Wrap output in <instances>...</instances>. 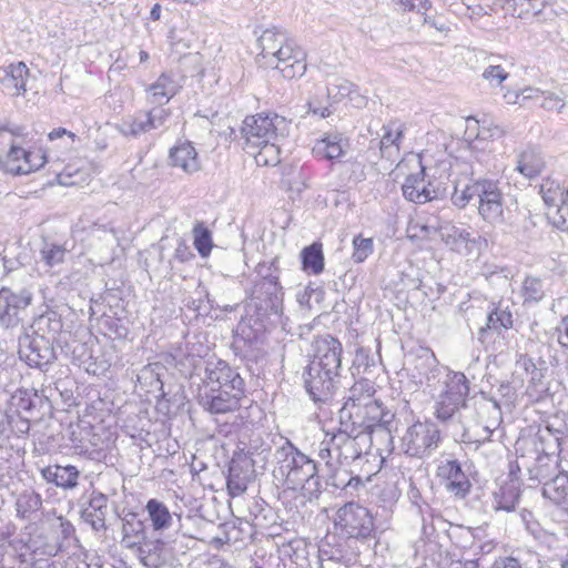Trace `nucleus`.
Listing matches in <instances>:
<instances>
[{
  "label": "nucleus",
  "instance_id": "nucleus-1",
  "mask_svg": "<svg viewBox=\"0 0 568 568\" xmlns=\"http://www.w3.org/2000/svg\"><path fill=\"white\" fill-rule=\"evenodd\" d=\"M290 133V122L278 114L247 116L242 126L245 151L257 165L274 166L280 163L282 142Z\"/></svg>",
  "mask_w": 568,
  "mask_h": 568
},
{
  "label": "nucleus",
  "instance_id": "nucleus-2",
  "mask_svg": "<svg viewBox=\"0 0 568 568\" xmlns=\"http://www.w3.org/2000/svg\"><path fill=\"white\" fill-rule=\"evenodd\" d=\"M342 344L329 335L315 342V354L305 377V387L315 403L326 402L333 389V381L338 375L342 363Z\"/></svg>",
  "mask_w": 568,
  "mask_h": 568
},
{
  "label": "nucleus",
  "instance_id": "nucleus-3",
  "mask_svg": "<svg viewBox=\"0 0 568 568\" xmlns=\"http://www.w3.org/2000/svg\"><path fill=\"white\" fill-rule=\"evenodd\" d=\"M261 52L257 61L265 68L278 70L283 78L292 80L306 72V54L293 40L278 29H266L258 38Z\"/></svg>",
  "mask_w": 568,
  "mask_h": 568
},
{
  "label": "nucleus",
  "instance_id": "nucleus-4",
  "mask_svg": "<svg viewBox=\"0 0 568 568\" xmlns=\"http://www.w3.org/2000/svg\"><path fill=\"white\" fill-rule=\"evenodd\" d=\"M21 140L19 129L0 126V164L6 172L13 175L29 174L47 162L42 150L27 151L21 146Z\"/></svg>",
  "mask_w": 568,
  "mask_h": 568
},
{
  "label": "nucleus",
  "instance_id": "nucleus-5",
  "mask_svg": "<svg viewBox=\"0 0 568 568\" xmlns=\"http://www.w3.org/2000/svg\"><path fill=\"white\" fill-rule=\"evenodd\" d=\"M440 383V390L435 397V416L442 422H447L465 407L469 386L463 373L450 371L445 373Z\"/></svg>",
  "mask_w": 568,
  "mask_h": 568
},
{
  "label": "nucleus",
  "instance_id": "nucleus-6",
  "mask_svg": "<svg viewBox=\"0 0 568 568\" xmlns=\"http://www.w3.org/2000/svg\"><path fill=\"white\" fill-rule=\"evenodd\" d=\"M278 470L285 477L287 487L302 488L313 479L317 473L314 460L301 453L291 443L277 452Z\"/></svg>",
  "mask_w": 568,
  "mask_h": 568
},
{
  "label": "nucleus",
  "instance_id": "nucleus-7",
  "mask_svg": "<svg viewBox=\"0 0 568 568\" xmlns=\"http://www.w3.org/2000/svg\"><path fill=\"white\" fill-rule=\"evenodd\" d=\"M440 432L432 422H415L400 437L402 450L416 458L429 456L438 447Z\"/></svg>",
  "mask_w": 568,
  "mask_h": 568
},
{
  "label": "nucleus",
  "instance_id": "nucleus-8",
  "mask_svg": "<svg viewBox=\"0 0 568 568\" xmlns=\"http://www.w3.org/2000/svg\"><path fill=\"white\" fill-rule=\"evenodd\" d=\"M478 200V214L480 217L493 225L505 222V195L500 189L499 182L489 179H479L476 186Z\"/></svg>",
  "mask_w": 568,
  "mask_h": 568
},
{
  "label": "nucleus",
  "instance_id": "nucleus-9",
  "mask_svg": "<svg viewBox=\"0 0 568 568\" xmlns=\"http://www.w3.org/2000/svg\"><path fill=\"white\" fill-rule=\"evenodd\" d=\"M336 526L351 538H368L374 530V518L369 510L356 503H347L337 510Z\"/></svg>",
  "mask_w": 568,
  "mask_h": 568
},
{
  "label": "nucleus",
  "instance_id": "nucleus-10",
  "mask_svg": "<svg viewBox=\"0 0 568 568\" xmlns=\"http://www.w3.org/2000/svg\"><path fill=\"white\" fill-rule=\"evenodd\" d=\"M410 162L416 166L417 172L409 174L402 186L405 199L418 204L436 199L439 195V186L429 180L426 181L428 175L420 159L413 155Z\"/></svg>",
  "mask_w": 568,
  "mask_h": 568
},
{
  "label": "nucleus",
  "instance_id": "nucleus-11",
  "mask_svg": "<svg viewBox=\"0 0 568 568\" xmlns=\"http://www.w3.org/2000/svg\"><path fill=\"white\" fill-rule=\"evenodd\" d=\"M375 384L369 379H361L348 389L345 403L339 408V425H349L351 419H358V413L375 399Z\"/></svg>",
  "mask_w": 568,
  "mask_h": 568
},
{
  "label": "nucleus",
  "instance_id": "nucleus-12",
  "mask_svg": "<svg viewBox=\"0 0 568 568\" xmlns=\"http://www.w3.org/2000/svg\"><path fill=\"white\" fill-rule=\"evenodd\" d=\"M201 388L210 390L230 388L239 392V388H244V381L225 361L209 359L205 364L203 386Z\"/></svg>",
  "mask_w": 568,
  "mask_h": 568
},
{
  "label": "nucleus",
  "instance_id": "nucleus-13",
  "mask_svg": "<svg viewBox=\"0 0 568 568\" xmlns=\"http://www.w3.org/2000/svg\"><path fill=\"white\" fill-rule=\"evenodd\" d=\"M442 241L458 254L468 256L478 253L485 240L481 236H474L467 229L444 222L438 226Z\"/></svg>",
  "mask_w": 568,
  "mask_h": 568
},
{
  "label": "nucleus",
  "instance_id": "nucleus-14",
  "mask_svg": "<svg viewBox=\"0 0 568 568\" xmlns=\"http://www.w3.org/2000/svg\"><path fill=\"white\" fill-rule=\"evenodd\" d=\"M283 290L277 275H265L255 282L252 297L265 312L281 316L283 314Z\"/></svg>",
  "mask_w": 568,
  "mask_h": 568
},
{
  "label": "nucleus",
  "instance_id": "nucleus-15",
  "mask_svg": "<svg viewBox=\"0 0 568 568\" xmlns=\"http://www.w3.org/2000/svg\"><path fill=\"white\" fill-rule=\"evenodd\" d=\"M19 356L29 366L42 368L50 364L55 355L47 338L23 334L19 337Z\"/></svg>",
  "mask_w": 568,
  "mask_h": 568
},
{
  "label": "nucleus",
  "instance_id": "nucleus-16",
  "mask_svg": "<svg viewBox=\"0 0 568 568\" xmlns=\"http://www.w3.org/2000/svg\"><path fill=\"white\" fill-rule=\"evenodd\" d=\"M32 301V294L22 290L18 293L9 288L0 290V324L6 327H16L21 318L20 313L24 311Z\"/></svg>",
  "mask_w": 568,
  "mask_h": 568
},
{
  "label": "nucleus",
  "instance_id": "nucleus-17",
  "mask_svg": "<svg viewBox=\"0 0 568 568\" xmlns=\"http://www.w3.org/2000/svg\"><path fill=\"white\" fill-rule=\"evenodd\" d=\"M243 396L244 388H239V392L230 388H216V390L200 388L199 393L201 405L211 414H225L237 409Z\"/></svg>",
  "mask_w": 568,
  "mask_h": 568
},
{
  "label": "nucleus",
  "instance_id": "nucleus-18",
  "mask_svg": "<svg viewBox=\"0 0 568 568\" xmlns=\"http://www.w3.org/2000/svg\"><path fill=\"white\" fill-rule=\"evenodd\" d=\"M505 133L504 128L491 121L483 120L480 122L475 118L466 119V135L473 151L490 150L489 143L501 139Z\"/></svg>",
  "mask_w": 568,
  "mask_h": 568
},
{
  "label": "nucleus",
  "instance_id": "nucleus-19",
  "mask_svg": "<svg viewBox=\"0 0 568 568\" xmlns=\"http://www.w3.org/2000/svg\"><path fill=\"white\" fill-rule=\"evenodd\" d=\"M359 430L352 425H339L336 433H332L328 444L333 445L342 463H351L359 458L362 448L358 445Z\"/></svg>",
  "mask_w": 568,
  "mask_h": 568
},
{
  "label": "nucleus",
  "instance_id": "nucleus-20",
  "mask_svg": "<svg viewBox=\"0 0 568 568\" xmlns=\"http://www.w3.org/2000/svg\"><path fill=\"white\" fill-rule=\"evenodd\" d=\"M358 419H351L349 425L357 429L373 430L375 427L388 428L395 415L375 398L358 413Z\"/></svg>",
  "mask_w": 568,
  "mask_h": 568
},
{
  "label": "nucleus",
  "instance_id": "nucleus-21",
  "mask_svg": "<svg viewBox=\"0 0 568 568\" xmlns=\"http://www.w3.org/2000/svg\"><path fill=\"white\" fill-rule=\"evenodd\" d=\"M439 475L445 479L446 489L456 497H464L470 483L456 460H446L438 467Z\"/></svg>",
  "mask_w": 568,
  "mask_h": 568
},
{
  "label": "nucleus",
  "instance_id": "nucleus-22",
  "mask_svg": "<svg viewBox=\"0 0 568 568\" xmlns=\"http://www.w3.org/2000/svg\"><path fill=\"white\" fill-rule=\"evenodd\" d=\"M32 561L29 558L26 545L16 541H3L0 544V568H31Z\"/></svg>",
  "mask_w": 568,
  "mask_h": 568
},
{
  "label": "nucleus",
  "instance_id": "nucleus-23",
  "mask_svg": "<svg viewBox=\"0 0 568 568\" xmlns=\"http://www.w3.org/2000/svg\"><path fill=\"white\" fill-rule=\"evenodd\" d=\"M170 163L187 174L195 173L201 169L197 152L190 142H182L171 149Z\"/></svg>",
  "mask_w": 568,
  "mask_h": 568
},
{
  "label": "nucleus",
  "instance_id": "nucleus-24",
  "mask_svg": "<svg viewBox=\"0 0 568 568\" xmlns=\"http://www.w3.org/2000/svg\"><path fill=\"white\" fill-rule=\"evenodd\" d=\"M251 462L247 458L233 459L229 468L227 489L232 496L242 495L251 480Z\"/></svg>",
  "mask_w": 568,
  "mask_h": 568
},
{
  "label": "nucleus",
  "instance_id": "nucleus-25",
  "mask_svg": "<svg viewBox=\"0 0 568 568\" xmlns=\"http://www.w3.org/2000/svg\"><path fill=\"white\" fill-rule=\"evenodd\" d=\"M180 84L172 74L162 73L154 83L146 87L148 100L151 103L169 102L180 90Z\"/></svg>",
  "mask_w": 568,
  "mask_h": 568
},
{
  "label": "nucleus",
  "instance_id": "nucleus-26",
  "mask_svg": "<svg viewBox=\"0 0 568 568\" xmlns=\"http://www.w3.org/2000/svg\"><path fill=\"white\" fill-rule=\"evenodd\" d=\"M404 131V124L398 121H392L382 126L379 150L383 158L390 159L398 155Z\"/></svg>",
  "mask_w": 568,
  "mask_h": 568
},
{
  "label": "nucleus",
  "instance_id": "nucleus-27",
  "mask_svg": "<svg viewBox=\"0 0 568 568\" xmlns=\"http://www.w3.org/2000/svg\"><path fill=\"white\" fill-rule=\"evenodd\" d=\"M29 75V69L24 62L10 64L4 70V75L1 79L2 85L8 94L19 97L27 91L26 83Z\"/></svg>",
  "mask_w": 568,
  "mask_h": 568
},
{
  "label": "nucleus",
  "instance_id": "nucleus-28",
  "mask_svg": "<svg viewBox=\"0 0 568 568\" xmlns=\"http://www.w3.org/2000/svg\"><path fill=\"white\" fill-rule=\"evenodd\" d=\"M146 538L144 523L135 515L125 517L122 521L121 546L130 551H134Z\"/></svg>",
  "mask_w": 568,
  "mask_h": 568
},
{
  "label": "nucleus",
  "instance_id": "nucleus-29",
  "mask_svg": "<svg viewBox=\"0 0 568 568\" xmlns=\"http://www.w3.org/2000/svg\"><path fill=\"white\" fill-rule=\"evenodd\" d=\"M346 146V140L341 134L334 133L317 140L312 151L317 158L334 160L344 154Z\"/></svg>",
  "mask_w": 568,
  "mask_h": 568
},
{
  "label": "nucleus",
  "instance_id": "nucleus-30",
  "mask_svg": "<svg viewBox=\"0 0 568 568\" xmlns=\"http://www.w3.org/2000/svg\"><path fill=\"white\" fill-rule=\"evenodd\" d=\"M42 476L48 483H52L64 489H71L78 485L79 470L71 465H55L42 469Z\"/></svg>",
  "mask_w": 568,
  "mask_h": 568
},
{
  "label": "nucleus",
  "instance_id": "nucleus-31",
  "mask_svg": "<svg viewBox=\"0 0 568 568\" xmlns=\"http://www.w3.org/2000/svg\"><path fill=\"white\" fill-rule=\"evenodd\" d=\"M163 541L160 539H148L133 551L139 561L148 568H158L163 562Z\"/></svg>",
  "mask_w": 568,
  "mask_h": 568
},
{
  "label": "nucleus",
  "instance_id": "nucleus-32",
  "mask_svg": "<svg viewBox=\"0 0 568 568\" xmlns=\"http://www.w3.org/2000/svg\"><path fill=\"white\" fill-rule=\"evenodd\" d=\"M62 327V321L54 312L39 316L33 323L34 336L47 338L51 344H53Z\"/></svg>",
  "mask_w": 568,
  "mask_h": 568
},
{
  "label": "nucleus",
  "instance_id": "nucleus-33",
  "mask_svg": "<svg viewBox=\"0 0 568 568\" xmlns=\"http://www.w3.org/2000/svg\"><path fill=\"white\" fill-rule=\"evenodd\" d=\"M92 241L101 243L97 245L99 254V263L104 264L112 261L113 251L118 244V237L112 230H108L104 226L95 227L91 232Z\"/></svg>",
  "mask_w": 568,
  "mask_h": 568
},
{
  "label": "nucleus",
  "instance_id": "nucleus-34",
  "mask_svg": "<svg viewBox=\"0 0 568 568\" xmlns=\"http://www.w3.org/2000/svg\"><path fill=\"white\" fill-rule=\"evenodd\" d=\"M519 496L518 483L509 480L494 493V508L496 510L513 511L518 504Z\"/></svg>",
  "mask_w": 568,
  "mask_h": 568
},
{
  "label": "nucleus",
  "instance_id": "nucleus-35",
  "mask_svg": "<svg viewBox=\"0 0 568 568\" xmlns=\"http://www.w3.org/2000/svg\"><path fill=\"white\" fill-rule=\"evenodd\" d=\"M545 162L534 149H527L518 155L516 170L525 178L532 179L541 173Z\"/></svg>",
  "mask_w": 568,
  "mask_h": 568
},
{
  "label": "nucleus",
  "instance_id": "nucleus-36",
  "mask_svg": "<svg viewBox=\"0 0 568 568\" xmlns=\"http://www.w3.org/2000/svg\"><path fill=\"white\" fill-rule=\"evenodd\" d=\"M542 496L557 505L568 503V475L561 473L545 483Z\"/></svg>",
  "mask_w": 568,
  "mask_h": 568
},
{
  "label": "nucleus",
  "instance_id": "nucleus-37",
  "mask_svg": "<svg viewBox=\"0 0 568 568\" xmlns=\"http://www.w3.org/2000/svg\"><path fill=\"white\" fill-rule=\"evenodd\" d=\"M116 130L124 136L138 138L139 135L150 132L145 111H139L133 115L124 118L118 125Z\"/></svg>",
  "mask_w": 568,
  "mask_h": 568
},
{
  "label": "nucleus",
  "instance_id": "nucleus-38",
  "mask_svg": "<svg viewBox=\"0 0 568 568\" xmlns=\"http://www.w3.org/2000/svg\"><path fill=\"white\" fill-rule=\"evenodd\" d=\"M145 509L154 530H165L171 526L172 515L162 501L150 499L146 503Z\"/></svg>",
  "mask_w": 568,
  "mask_h": 568
},
{
  "label": "nucleus",
  "instance_id": "nucleus-39",
  "mask_svg": "<svg viewBox=\"0 0 568 568\" xmlns=\"http://www.w3.org/2000/svg\"><path fill=\"white\" fill-rule=\"evenodd\" d=\"M41 505V496L32 489L21 491L16 499V510L21 518H30L40 509Z\"/></svg>",
  "mask_w": 568,
  "mask_h": 568
},
{
  "label": "nucleus",
  "instance_id": "nucleus-40",
  "mask_svg": "<svg viewBox=\"0 0 568 568\" xmlns=\"http://www.w3.org/2000/svg\"><path fill=\"white\" fill-rule=\"evenodd\" d=\"M302 263L305 272L317 275L324 270V255L322 245L313 243L302 251Z\"/></svg>",
  "mask_w": 568,
  "mask_h": 568
},
{
  "label": "nucleus",
  "instance_id": "nucleus-41",
  "mask_svg": "<svg viewBox=\"0 0 568 568\" xmlns=\"http://www.w3.org/2000/svg\"><path fill=\"white\" fill-rule=\"evenodd\" d=\"M192 233L194 247L202 257H207L213 247L212 232L202 222H197Z\"/></svg>",
  "mask_w": 568,
  "mask_h": 568
},
{
  "label": "nucleus",
  "instance_id": "nucleus-42",
  "mask_svg": "<svg viewBox=\"0 0 568 568\" xmlns=\"http://www.w3.org/2000/svg\"><path fill=\"white\" fill-rule=\"evenodd\" d=\"M38 396L28 389L16 390L10 398V408L13 410V417L21 415L23 412H30L36 406Z\"/></svg>",
  "mask_w": 568,
  "mask_h": 568
},
{
  "label": "nucleus",
  "instance_id": "nucleus-43",
  "mask_svg": "<svg viewBox=\"0 0 568 568\" xmlns=\"http://www.w3.org/2000/svg\"><path fill=\"white\" fill-rule=\"evenodd\" d=\"M540 194L547 207L551 209L558 203H564L566 189L556 181L547 180L540 186Z\"/></svg>",
  "mask_w": 568,
  "mask_h": 568
},
{
  "label": "nucleus",
  "instance_id": "nucleus-44",
  "mask_svg": "<svg viewBox=\"0 0 568 568\" xmlns=\"http://www.w3.org/2000/svg\"><path fill=\"white\" fill-rule=\"evenodd\" d=\"M487 328L500 332L513 327V314L508 308L497 307L487 317Z\"/></svg>",
  "mask_w": 568,
  "mask_h": 568
},
{
  "label": "nucleus",
  "instance_id": "nucleus-45",
  "mask_svg": "<svg viewBox=\"0 0 568 568\" xmlns=\"http://www.w3.org/2000/svg\"><path fill=\"white\" fill-rule=\"evenodd\" d=\"M544 0H508V9L513 11V14L521 18L529 13L537 14L544 7Z\"/></svg>",
  "mask_w": 568,
  "mask_h": 568
},
{
  "label": "nucleus",
  "instance_id": "nucleus-46",
  "mask_svg": "<svg viewBox=\"0 0 568 568\" xmlns=\"http://www.w3.org/2000/svg\"><path fill=\"white\" fill-rule=\"evenodd\" d=\"M65 254L67 248L55 243H45L40 251L41 260L50 267L63 263Z\"/></svg>",
  "mask_w": 568,
  "mask_h": 568
},
{
  "label": "nucleus",
  "instance_id": "nucleus-47",
  "mask_svg": "<svg viewBox=\"0 0 568 568\" xmlns=\"http://www.w3.org/2000/svg\"><path fill=\"white\" fill-rule=\"evenodd\" d=\"M521 295L525 302H539L545 295L541 280L531 276L526 277L521 286Z\"/></svg>",
  "mask_w": 568,
  "mask_h": 568
},
{
  "label": "nucleus",
  "instance_id": "nucleus-48",
  "mask_svg": "<svg viewBox=\"0 0 568 568\" xmlns=\"http://www.w3.org/2000/svg\"><path fill=\"white\" fill-rule=\"evenodd\" d=\"M331 435V433H326L324 439L321 442L318 457L325 462L331 471H335L343 463L341 458L337 457V452H335L333 445L328 444Z\"/></svg>",
  "mask_w": 568,
  "mask_h": 568
},
{
  "label": "nucleus",
  "instance_id": "nucleus-49",
  "mask_svg": "<svg viewBox=\"0 0 568 568\" xmlns=\"http://www.w3.org/2000/svg\"><path fill=\"white\" fill-rule=\"evenodd\" d=\"M354 84L346 79L335 78L327 85V97L334 102H338L353 92Z\"/></svg>",
  "mask_w": 568,
  "mask_h": 568
},
{
  "label": "nucleus",
  "instance_id": "nucleus-50",
  "mask_svg": "<svg viewBox=\"0 0 568 568\" xmlns=\"http://www.w3.org/2000/svg\"><path fill=\"white\" fill-rule=\"evenodd\" d=\"M549 222L561 231H568V202L558 203L547 210Z\"/></svg>",
  "mask_w": 568,
  "mask_h": 568
},
{
  "label": "nucleus",
  "instance_id": "nucleus-51",
  "mask_svg": "<svg viewBox=\"0 0 568 568\" xmlns=\"http://www.w3.org/2000/svg\"><path fill=\"white\" fill-rule=\"evenodd\" d=\"M354 253L353 260L356 263L364 262L373 252L372 239H364L362 236H355L353 240Z\"/></svg>",
  "mask_w": 568,
  "mask_h": 568
},
{
  "label": "nucleus",
  "instance_id": "nucleus-52",
  "mask_svg": "<svg viewBox=\"0 0 568 568\" xmlns=\"http://www.w3.org/2000/svg\"><path fill=\"white\" fill-rule=\"evenodd\" d=\"M478 184L479 180H476L473 183L467 184L463 190H458L456 187L452 196L454 204L459 207H464L470 200L477 197V191L475 192V189Z\"/></svg>",
  "mask_w": 568,
  "mask_h": 568
},
{
  "label": "nucleus",
  "instance_id": "nucleus-53",
  "mask_svg": "<svg viewBox=\"0 0 568 568\" xmlns=\"http://www.w3.org/2000/svg\"><path fill=\"white\" fill-rule=\"evenodd\" d=\"M402 12L415 11L419 14H425L432 7L429 0H392Z\"/></svg>",
  "mask_w": 568,
  "mask_h": 568
},
{
  "label": "nucleus",
  "instance_id": "nucleus-54",
  "mask_svg": "<svg viewBox=\"0 0 568 568\" xmlns=\"http://www.w3.org/2000/svg\"><path fill=\"white\" fill-rule=\"evenodd\" d=\"M150 130H158L165 125L169 120L171 112L169 109L161 106L153 108L150 111H145Z\"/></svg>",
  "mask_w": 568,
  "mask_h": 568
},
{
  "label": "nucleus",
  "instance_id": "nucleus-55",
  "mask_svg": "<svg viewBox=\"0 0 568 568\" xmlns=\"http://www.w3.org/2000/svg\"><path fill=\"white\" fill-rule=\"evenodd\" d=\"M483 78L490 84L500 85L508 78V72L501 65H488Z\"/></svg>",
  "mask_w": 568,
  "mask_h": 568
},
{
  "label": "nucleus",
  "instance_id": "nucleus-56",
  "mask_svg": "<svg viewBox=\"0 0 568 568\" xmlns=\"http://www.w3.org/2000/svg\"><path fill=\"white\" fill-rule=\"evenodd\" d=\"M541 99L542 101L540 105L546 110L561 112L566 105L565 100L561 97L551 92H544Z\"/></svg>",
  "mask_w": 568,
  "mask_h": 568
},
{
  "label": "nucleus",
  "instance_id": "nucleus-57",
  "mask_svg": "<svg viewBox=\"0 0 568 568\" xmlns=\"http://www.w3.org/2000/svg\"><path fill=\"white\" fill-rule=\"evenodd\" d=\"M528 376H529V385L527 386V393L529 394V396L532 397V396L539 394L544 388V384H542L544 374L540 368H537L536 371H534L531 373V375H528Z\"/></svg>",
  "mask_w": 568,
  "mask_h": 568
},
{
  "label": "nucleus",
  "instance_id": "nucleus-58",
  "mask_svg": "<svg viewBox=\"0 0 568 568\" xmlns=\"http://www.w3.org/2000/svg\"><path fill=\"white\" fill-rule=\"evenodd\" d=\"M48 136L50 141L61 140L64 138L70 140V142L65 144V149H73L74 143L79 140V138L73 132L68 131L64 128H58L52 130Z\"/></svg>",
  "mask_w": 568,
  "mask_h": 568
},
{
  "label": "nucleus",
  "instance_id": "nucleus-59",
  "mask_svg": "<svg viewBox=\"0 0 568 568\" xmlns=\"http://www.w3.org/2000/svg\"><path fill=\"white\" fill-rule=\"evenodd\" d=\"M493 429L488 426H478V432L473 436L469 430L464 432V439L485 443L491 436Z\"/></svg>",
  "mask_w": 568,
  "mask_h": 568
},
{
  "label": "nucleus",
  "instance_id": "nucleus-60",
  "mask_svg": "<svg viewBox=\"0 0 568 568\" xmlns=\"http://www.w3.org/2000/svg\"><path fill=\"white\" fill-rule=\"evenodd\" d=\"M193 257V253L184 241H180L174 251V258L180 262H187Z\"/></svg>",
  "mask_w": 568,
  "mask_h": 568
},
{
  "label": "nucleus",
  "instance_id": "nucleus-61",
  "mask_svg": "<svg viewBox=\"0 0 568 568\" xmlns=\"http://www.w3.org/2000/svg\"><path fill=\"white\" fill-rule=\"evenodd\" d=\"M423 16H424V19H423L424 26L434 28L435 30H437L438 32H442V33L449 31V28L440 19L435 18V17H428V16H426V13Z\"/></svg>",
  "mask_w": 568,
  "mask_h": 568
},
{
  "label": "nucleus",
  "instance_id": "nucleus-62",
  "mask_svg": "<svg viewBox=\"0 0 568 568\" xmlns=\"http://www.w3.org/2000/svg\"><path fill=\"white\" fill-rule=\"evenodd\" d=\"M556 331L559 344L564 347H568V315L562 318Z\"/></svg>",
  "mask_w": 568,
  "mask_h": 568
},
{
  "label": "nucleus",
  "instance_id": "nucleus-63",
  "mask_svg": "<svg viewBox=\"0 0 568 568\" xmlns=\"http://www.w3.org/2000/svg\"><path fill=\"white\" fill-rule=\"evenodd\" d=\"M517 366L526 372L527 375H531L538 367L536 366L532 358L527 355H520L517 361Z\"/></svg>",
  "mask_w": 568,
  "mask_h": 568
},
{
  "label": "nucleus",
  "instance_id": "nucleus-64",
  "mask_svg": "<svg viewBox=\"0 0 568 568\" xmlns=\"http://www.w3.org/2000/svg\"><path fill=\"white\" fill-rule=\"evenodd\" d=\"M491 568H521V565L513 557H503L495 560Z\"/></svg>",
  "mask_w": 568,
  "mask_h": 568
}]
</instances>
